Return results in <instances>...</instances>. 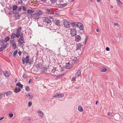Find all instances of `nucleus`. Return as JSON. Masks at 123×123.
Instances as JSON below:
<instances>
[{"instance_id": "obj_23", "label": "nucleus", "mask_w": 123, "mask_h": 123, "mask_svg": "<svg viewBox=\"0 0 123 123\" xmlns=\"http://www.w3.org/2000/svg\"><path fill=\"white\" fill-rule=\"evenodd\" d=\"M3 73L6 77H8L9 76V74L7 72V71H4L3 72Z\"/></svg>"}, {"instance_id": "obj_41", "label": "nucleus", "mask_w": 123, "mask_h": 123, "mask_svg": "<svg viewBox=\"0 0 123 123\" xmlns=\"http://www.w3.org/2000/svg\"><path fill=\"white\" fill-rule=\"evenodd\" d=\"M61 11L60 10H58L56 11L55 12L56 14L57 15H59L60 14V13L61 12Z\"/></svg>"}, {"instance_id": "obj_14", "label": "nucleus", "mask_w": 123, "mask_h": 123, "mask_svg": "<svg viewBox=\"0 0 123 123\" xmlns=\"http://www.w3.org/2000/svg\"><path fill=\"white\" fill-rule=\"evenodd\" d=\"M42 65L40 63H38L35 65L36 68L38 70L40 69L42 67Z\"/></svg>"}, {"instance_id": "obj_53", "label": "nucleus", "mask_w": 123, "mask_h": 123, "mask_svg": "<svg viewBox=\"0 0 123 123\" xmlns=\"http://www.w3.org/2000/svg\"><path fill=\"white\" fill-rule=\"evenodd\" d=\"M44 115V114L43 112H42V113L40 114L39 115V116L40 117H43V115Z\"/></svg>"}, {"instance_id": "obj_27", "label": "nucleus", "mask_w": 123, "mask_h": 123, "mask_svg": "<svg viewBox=\"0 0 123 123\" xmlns=\"http://www.w3.org/2000/svg\"><path fill=\"white\" fill-rule=\"evenodd\" d=\"M81 72V71L80 70H79L76 73L75 75H77L78 76L80 75Z\"/></svg>"}, {"instance_id": "obj_2", "label": "nucleus", "mask_w": 123, "mask_h": 123, "mask_svg": "<svg viewBox=\"0 0 123 123\" xmlns=\"http://www.w3.org/2000/svg\"><path fill=\"white\" fill-rule=\"evenodd\" d=\"M22 63L24 64L25 63L26 64L28 63L29 65H31L33 63V61L31 62L29 61L30 57L28 55H27L25 58L24 57L22 58Z\"/></svg>"}, {"instance_id": "obj_22", "label": "nucleus", "mask_w": 123, "mask_h": 123, "mask_svg": "<svg viewBox=\"0 0 123 123\" xmlns=\"http://www.w3.org/2000/svg\"><path fill=\"white\" fill-rule=\"evenodd\" d=\"M24 39H19L18 43L21 45H22L24 43Z\"/></svg>"}, {"instance_id": "obj_33", "label": "nucleus", "mask_w": 123, "mask_h": 123, "mask_svg": "<svg viewBox=\"0 0 123 123\" xmlns=\"http://www.w3.org/2000/svg\"><path fill=\"white\" fill-rule=\"evenodd\" d=\"M21 91V89L19 88H18V89L14 91V92L15 93H18L19 92Z\"/></svg>"}, {"instance_id": "obj_31", "label": "nucleus", "mask_w": 123, "mask_h": 123, "mask_svg": "<svg viewBox=\"0 0 123 123\" xmlns=\"http://www.w3.org/2000/svg\"><path fill=\"white\" fill-rule=\"evenodd\" d=\"M51 9H48L46 10V12L47 13H48V14H51Z\"/></svg>"}, {"instance_id": "obj_49", "label": "nucleus", "mask_w": 123, "mask_h": 123, "mask_svg": "<svg viewBox=\"0 0 123 123\" xmlns=\"http://www.w3.org/2000/svg\"><path fill=\"white\" fill-rule=\"evenodd\" d=\"M75 38H80L81 37L79 35H77L76 36Z\"/></svg>"}, {"instance_id": "obj_64", "label": "nucleus", "mask_w": 123, "mask_h": 123, "mask_svg": "<svg viewBox=\"0 0 123 123\" xmlns=\"http://www.w3.org/2000/svg\"><path fill=\"white\" fill-rule=\"evenodd\" d=\"M4 118V117H2L0 118V121L2 120Z\"/></svg>"}, {"instance_id": "obj_12", "label": "nucleus", "mask_w": 123, "mask_h": 123, "mask_svg": "<svg viewBox=\"0 0 123 123\" xmlns=\"http://www.w3.org/2000/svg\"><path fill=\"white\" fill-rule=\"evenodd\" d=\"M31 94H30V93H28L25 96L28 97V98L30 99H31L33 98L34 97L32 93Z\"/></svg>"}, {"instance_id": "obj_60", "label": "nucleus", "mask_w": 123, "mask_h": 123, "mask_svg": "<svg viewBox=\"0 0 123 123\" xmlns=\"http://www.w3.org/2000/svg\"><path fill=\"white\" fill-rule=\"evenodd\" d=\"M21 52L20 51H19L18 52V53L19 54L20 56H21Z\"/></svg>"}, {"instance_id": "obj_50", "label": "nucleus", "mask_w": 123, "mask_h": 123, "mask_svg": "<svg viewBox=\"0 0 123 123\" xmlns=\"http://www.w3.org/2000/svg\"><path fill=\"white\" fill-rule=\"evenodd\" d=\"M23 7V9L24 11H26V8L24 6H22Z\"/></svg>"}, {"instance_id": "obj_62", "label": "nucleus", "mask_w": 123, "mask_h": 123, "mask_svg": "<svg viewBox=\"0 0 123 123\" xmlns=\"http://www.w3.org/2000/svg\"><path fill=\"white\" fill-rule=\"evenodd\" d=\"M75 79H76V78H75V77H73L72 78V79L73 80V81H74V80H75Z\"/></svg>"}, {"instance_id": "obj_61", "label": "nucleus", "mask_w": 123, "mask_h": 123, "mask_svg": "<svg viewBox=\"0 0 123 123\" xmlns=\"http://www.w3.org/2000/svg\"><path fill=\"white\" fill-rule=\"evenodd\" d=\"M72 25L73 26H75L76 25V23H72Z\"/></svg>"}, {"instance_id": "obj_26", "label": "nucleus", "mask_w": 123, "mask_h": 123, "mask_svg": "<svg viewBox=\"0 0 123 123\" xmlns=\"http://www.w3.org/2000/svg\"><path fill=\"white\" fill-rule=\"evenodd\" d=\"M117 5L119 6H121L122 5L123 3L120 0L117 2Z\"/></svg>"}, {"instance_id": "obj_45", "label": "nucleus", "mask_w": 123, "mask_h": 123, "mask_svg": "<svg viewBox=\"0 0 123 123\" xmlns=\"http://www.w3.org/2000/svg\"><path fill=\"white\" fill-rule=\"evenodd\" d=\"M86 80L87 82H89V81H90V79L89 77V76L86 79Z\"/></svg>"}, {"instance_id": "obj_4", "label": "nucleus", "mask_w": 123, "mask_h": 123, "mask_svg": "<svg viewBox=\"0 0 123 123\" xmlns=\"http://www.w3.org/2000/svg\"><path fill=\"white\" fill-rule=\"evenodd\" d=\"M49 66H48L47 68L44 67L42 68H42L41 69V73L50 74L51 72L49 70Z\"/></svg>"}, {"instance_id": "obj_24", "label": "nucleus", "mask_w": 123, "mask_h": 123, "mask_svg": "<svg viewBox=\"0 0 123 123\" xmlns=\"http://www.w3.org/2000/svg\"><path fill=\"white\" fill-rule=\"evenodd\" d=\"M78 110L80 112H82L83 111V109L81 106H79L78 107Z\"/></svg>"}, {"instance_id": "obj_48", "label": "nucleus", "mask_w": 123, "mask_h": 123, "mask_svg": "<svg viewBox=\"0 0 123 123\" xmlns=\"http://www.w3.org/2000/svg\"><path fill=\"white\" fill-rule=\"evenodd\" d=\"M64 44L65 45V50H67V48L68 47V46H67V45L66 44V43H64Z\"/></svg>"}, {"instance_id": "obj_35", "label": "nucleus", "mask_w": 123, "mask_h": 123, "mask_svg": "<svg viewBox=\"0 0 123 123\" xmlns=\"http://www.w3.org/2000/svg\"><path fill=\"white\" fill-rule=\"evenodd\" d=\"M12 47L14 49H15L17 47V45L15 43H12Z\"/></svg>"}, {"instance_id": "obj_54", "label": "nucleus", "mask_w": 123, "mask_h": 123, "mask_svg": "<svg viewBox=\"0 0 123 123\" xmlns=\"http://www.w3.org/2000/svg\"><path fill=\"white\" fill-rule=\"evenodd\" d=\"M31 82V79H29L28 83L29 84H30Z\"/></svg>"}, {"instance_id": "obj_57", "label": "nucleus", "mask_w": 123, "mask_h": 123, "mask_svg": "<svg viewBox=\"0 0 123 123\" xmlns=\"http://www.w3.org/2000/svg\"><path fill=\"white\" fill-rule=\"evenodd\" d=\"M85 39V40L84 41V42H84V44H85L86 43V42L87 41V39Z\"/></svg>"}, {"instance_id": "obj_9", "label": "nucleus", "mask_w": 123, "mask_h": 123, "mask_svg": "<svg viewBox=\"0 0 123 123\" xmlns=\"http://www.w3.org/2000/svg\"><path fill=\"white\" fill-rule=\"evenodd\" d=\"M76 26L78 27H79L80 29L81 30H83V26L82 24L80 22H78L76 25Z\"/></svg>"}, {"instance_id": "obj_16", "label": "nucleus", "mask_w": 123, "mask_h": 123, "mask_svg": "<svg viewBox=\"0 0 123 123\" xmlns=\"http://www.w3.org/2000/svg\"><path fill=\"white\" fill-rule=\"evenodd\" d=\"M16 86H18V88L21 89H22L23 88V85L22 84H21L20 82H18L16 84Z\"/></svg>"}, {"instance_id": "obj_13", "label": "nucleus", "mask_w": 123, "mask_h": 123, "mask_svg": "<svg viewBox=\"0 0 123 123\" xmlns=\"http://www.w3.org/2000/svg\"><path fill=\"white\" fill-rule=\"evenodd\" d=\"M19 37V34H18L16 33V34L12 33L11 36V38H14L15 37L18 38Z\"/></svg>"}, {"instance_id": "obj_7", "label": "nucleus", "mask_w": 123, "mask_h": 123, "mask_svg": "<svg viewBox=\"0 0 123 123\" xmlns=\"http://www.w3.org/2000/svg\"><path fill=\"white\" fill-rule=\"evenodd\" d=\"M63 24L64 26L66 28H68L70 27L69 23L66 19L64 20Z\"/></svg>"}, {"instance_id": "obj_38", "label": "nucleus", "mask_w": 123, "mask_h": 123, "mask_svg": "<svg viewBox=\"0 0 123 123\" xmlns=\"http://www.w3.org/2000/svg\"><path fill=\"white\" fill-rule=\"evenodd\" d=\"M27 92H29L30 90V89L28 86H26L25 88Z\"/></svg>"}, {"instance_id": "obj_47", "label": "nucleus", "mask_w": 123, "mask_h": 123, "mask_svg": "<svg viewBox=\"0 0 123 123\" xmlns=\"http://www.w3.org/2000/svg\"><path fill=\"white\" fill-rule=\"evenodd\" d=\"M13 40L12 41L10 40V43L11 44L12 43H14V42L15 40H14V39H12Z\"/></svg>"}, {"instance_id": "obj_58", "label": "nucleus", "mask_w": 123, "mask_h": 123, "mask_svg": "<svg viewBox=\"0 0 123 123\" xmlns=\"http://www.w3.org/2000/svg\"><path fill=\"white\" fill-rule=\"evenodd\" d=\"M42 112H43L41 111L38 110L37 111V113H39L40 114Z\"/></svg>"}, {"instance_id": "obj_5", "label": "nucleus", "mask_w": 123, "mask_h": 123, "mask_svg": "<svg viewBox=\"0 0 123 123\" xmlns=\"http://www.w3.org/2000/svg\"><path fill=\"white\" fill-rule=\"evenodd\" d=\"M53 17L51 16L49 17V18L45 17L43 18V20L44 22L47 24H49L51 22V19H53Z\"/></svg>"}, {"instance_id": "obj_32", "label": "nucleus", "mask_w": 123, "mask_h": 123, "mask_svg": "<svg viewBox=\"0 0 123 123\" xmlns=\"http://www.w3.org/2000/svg\"><path fill=\"white\" fill-rule=\"evenodd\" d=\"M55 23L56 25L59 26L60 25V23L59 20H57L56 21Z\"/></svg>"}, {"instance_id": "obj_59", "label": "nucleus", "mask_w": 123, "mask_h": 123, "mask_svg": "<svg viewBox=\"0 0 123 123\" xmlns=\"http://www.w3.org/2000/svg\"><path fill=\"white\" fill-rule=\"evenodd\" d=\"M0 94L2 95H5V93H4V92H1L0 93Z\"/></svg>"}, {"instance_id": "obj_28", "label": "nucleus", "mask_w": 123, "mask_h": 123, "mask_svg": "<svg viewBox=\"0 0 123 123\" xmlns=\"http://www.w3.org/2000/svg\"><path fill=\"white\" fill-rule=\"evenodd\" d=\"M21 30V27H19L18 28L17 30V32L16 33L18 34H19V33L20 31Z\"/></svg>"}, {"instance_id": "obj_19", "label": "nucleus", "mask_w": 123, "mask_h": 123, "mask_svg": "<svg viewBox=\"0 0 123 123\" xmlns=\"http://www.w3.org/2000/svg\"><path fill=\"white\" fill-rule=\"evenodd\" d=\"M107 70V69L104 67H102L100 70V72H106Z\"/></svg>"}, {"instance_id": "obj_8", "label": "nucleus", "mask_w": 123, "mask_h": 123, "mask_svg": "<svg viewBox=\"0 0 123 123\" xmlns=\"http://www.w3.org/2000/svg\"><path fill=\"white\" fill-rule=\"evenodd\" d=\"M64 96V94H59L58 92H56L54 94L53 97L54 98H62Z\"/></svg>"}, {"instance_id": "obj_56", "label": "nucleus", "mask_w": 123, "mask_h": 123, "mask_svg": "<svg viewBox=\"0 0 123 123\" xmlns=\"http://www.w3.org/2000/svg\"><path fill=\"white\" fill-rule=\"evenodd\" d=\"M114 25L115 26H118L119 25V24L117 23H115L114 24Z\"/></svg>"}, {"instance_id": "obj_43", "label": "nucleus", "mask_w": 123, "mask_h": 123, "mask_svg": "<svg viewBox=\"0 0 123 123\" xmlns=\"http://www.w3.org/2000/svg\"><path fill=\"white\" fill-rule=\"evenodd\" d=\"M27 75L25 74H24L22 76L23 78L24 79L26 78L27 76Z\"/></svg>"}, {"instance_id": "obj_42", "label": "nucleus", "mask_w": 123, "mask_h": 123, "mask_svg": "<svg viewBox=\"0 0 123 123\" xmlns=\"http://www.w3.org/2000/svg\"><path fill=\"white\" fill-rule=\"evenodd\" d=\"M51 2L53 4H54L55 3H56L57 0H50Z\"/></svg>"}, {"instance_id": "obj_52", "label": "nucleus", "mask_w": 123, "mask_h": 123, "mask_svg": "<svg viewBox=\"0 0 123 123\" xmlns=\"http://www.w3.org/2000/svg\"><path fill=\"white\" fill-rule=\"evenodd\" d=\"M81 39H75V41L77 42H79Z\"/></svg>"}, {"instance_id": "obj_46", "label": "nucleus", "mask_w": 123, "mask_h": 123, "mask_svg": "<svg viewBox=\"0 0 123 123\" xmlns=\"http://www.w3.org/2000/svg\"><path fill=\"white\" fill-rule=\"evenodd\" d=\"M32 104V103L31 102H29L28 103V107L31 106Z\"/></svg>"}, {"instance_id": "obj_18", "label": "nucleus", "mask_w": 123, "mask_h": 123, "mask_svg": "<svg viewBox=\"0 0 123 123\" xmlns=\"http://www.w3.org/2000/svg\"><path fill=\"white\" fill-rule=\"evenodd\" d=\"M1 47L0 48V52L2 51L6 48V44H5L4 46H3Z\"/></svg>"}, {"instance_id": "obj_3", "label": "nucleus", "mask_w": 123, "mask_h": 123, "mask_svg": "<svg viewBox=\"0 0 123 123\" xmlns=\"http://www.w3.org/2000/svg\"><path fill=\"white\" fill-rule=\"evenodd\" d=\"M42 13L43 12L42 11L39 10L38 12L35 13L33 14L32 16L33 18L35 20L38 19L39 18V16L41 15Z\"/></svg>"}, {"instance_id": "obj_30", "label": "nucleus", "mask_w": 123, "mask_h": 123, "mask_svg": "<svg viewBox=\"0 0 123 123\" xmlns=\"http://www.w3.org/2000/svg\"><path fill=\"white\" fill-rule=\"evenodd\" d=\"M12 91H8L6 93V95L8 96L12 93Z\"/></svg>"}, {"instance_id": "obj_21", "label": "nucleus", "mask_w": 123, "mask_h": 123, "mask_svg": "<svg viewBox=\"0 0 123 123\" xmlns=\"http://www.w3.org/2000/svg\"><path fill=\"white\" fill-rule=\"evenodd\" d=\"M56 68L52 67L51 70H50L51 73H53L54 74L55 72L56 71Z\"/></svg>"}, {"instance_id": "obj_6", "label": "nucleus", "mask_w": 123, "mask_h": 123, "mask_svg": "<svg viewBox=\"0 0 123 123\" xmlns=\"http://www.w3.org/2000/svg\"><path fill=\"white\" fill-rule=\"evenodd\" d=\"M10 39H2L0 40V46H4L5 44H4L5 43H6L8 42Z\"/></svg>"}, {"instance_id": "obj_39", "label": "nucleus", "mask_w": 123, "mask_h": 123, "mask_svg": "<svg viewBox=\"0 0 123 123\" xmlns=\"http://www.w3.org/2000/svg\"><path fill=\"white\" fill-rule=\"evenodd\" d=\"M19 36H20V38H23V33H19Z\"/></svg>"}, {"instance_id": "obj_1", "label": "nucleus", "mask_w": 123, "mask_h": 123, "mask_svg": "<svg viewBox=\"0 0 123 123\" xmlns=\"http://www.w3.org/2000/svg\"><path fill=\"white\" fill-rule=\"evenodd\" d=\"M56 4L58 6V7H62L66 6L68 3L65 0H57Z\"/></svg>"}, {"instance_id": "obj_36", "label": "nucleus", "mask_w": 123, "mask_h": 123, "mask_svg": "<svg viewBox=\"0 0 123 123\" xmlns=\"http://www.w3.org/2000/svg\"><path fill=\"white\" fill-rule=\"evenodd\" d=\"M12 12L15 14H17L18 13V11L16 9L12 11Z\"/></svg>"}, {"instance_id": "obj_55", "label": "nucleus", "mask_w": 123, "mask_h": 123, "mask_svg": "<svg viewBox=\"0 0 123 123\" xmlns=\"http://www.w3.org/2000/svg\"><path fill=\"white\" fill-rule=\"evenodd\" d=\"M22 6L19 7V8L18 9V11H20L22 9Z\"/></svg>"}, {"instance_id": "obj_10", "label": "nucleus", "mask_w": 123, "mask_h": 123, "mask_svg": "<svg viewBox=\"0 0 123 123\" xmlns=\"http://www.w3.org/2000/svg\"><path fill=\"white\" fill-rule=\"evenodd\" d=\"M45 50L47 52V53L49 55H51L52 54L53 52V50L49 49L48 48H46Z\"/></svg>"}, {"instance_id": "obj_34", "label": "nucleus", "mask_w": 123, "mask_h": 123, "mask_svg": "<svg viewBox=\"0 0 123 123\" xmlns=\"http://www.w3.org/2000/svg\"><path fill=\"white\" fill-rule=\"evenodd\" d=\"M18 52V51L17 50H16L14 51L13 53V55L14 57H15L16 56V55L17 53Z\"/></svg>"}, {"instance_id": "obj_44", "label": "nucleus", "mask_w": 123, "mask_h": 123, "mask_svg": "<svg viewBox=\"0 0 123 123\" xmlns=\"http://www.w3.org/2000/svg\"><path fill=\"white\" fill-rule=\"evenodd\" d=\"M9 117L11 118L13 116V114L12 113H9Z\"/></svg>"}, {"instance_id": "obj_17", "label": "nucleus", "mask_w": 123, "mask_h": 123, "mask_svg": "<svg viewBox=\"0 0 123 123\" xmlns=\"http://www.w3.org/2000/svg\"><path fill=\"white\" fill-rule=\"evenodd\" d=\"M71 66L70 65V63L69 62L66 63V68L67 69H70Z\"/></svg>"}, {"instance_id": "obj_51", "label": "nucleus", "mask_w": 123, "mask_h": 123, "mask_svg": "<svg viewBox=\"0 0 123 123\" xmlns=\"http://www.w3.org/2000/svg\"><path fill=\"white\" fill-rule=\"evenodd\" d=\"M106 50L107 51H109L110 50V49L109 47H107L106 48Z\"/></svg>"}, {"instance_id": "obj_25", "label": "nucleus", "mask_w": 123, "mask_h": 123, "mask_svg": "<svg viewBox=\"0 0 123 123\" xmlns=\"http://www.w3.org/2000/svg\"><path fill=\"white\" fill-rule=\"evenodd\" d=\"M63 41L64 42L66 43V44L70 43L69 40H68V39H64Z\"/></svg>"}, {"instance_id": "obj_37", "label": "nucleus", "mask_w": 123, "mask_h": 123, "mask_svg": "<svg viewBox=\"0 0 123 123\" xmlns=\"http://www.w3.org/2000/svg\"><path fill=\"white\" fill-rule=\"evenodd\" d=\"M17 6L16 5L13 6L12 7L13 10L12 11L14 10L17 9Z\"/></svg>"}, {"instance_id": "obj_11", "label": "nucleus", "mask_w": 123, "mask_h": 123, "mask_svg": "<svg viewBox=\"0 0 123 123\" xmlns=\"http://www.w3.org/2000/svg\"><path fill=\"white\" fill-rule=\"evenodd\" d=\"M70 32L71 34L73 36H74L76 34V30L74 29H71Z\"/></svg>"}, {"instance_id": "obj_63", "label": "nucleus", "mask_w": 123, "mask_h": 123, "mask_svg": "<svg viewBox=\"0 0 123 123\" xmlns=\"http://www.w3.org/2000/svg\"><path fill=\"white\" fill-rule=\"evenodd\" d=\"M2 74V72L1 69L0 68V75H1Z\"/></svg>"}, {"instance_id": "obj_29", "label": "nucleus", "mask_w": 123, "mask_h": 123, "mask_svg": "<svg viewBox=\"0 0 123 123\" xmlns=\"http://www.w3.org/2000/svg\"><path fill=\"white\" fill-rule=\"evenodd\" d=\"M59 67H61V69H60V71H61V72L63 71L64 69L66 68V67L63 66L62 67H61V66H60Z\"/></svg>"}, {"instance_id": "obj_40", "label": "nucleus", "mask_w": 123, "mask_h": 123, "mask_svg": "<svg viewBox=\"0 0 123 123\" xmlns=\"http://www.w3.org/2000/svg\"><path fill=\"white\" fill-rule=\"evenodd\" d=\"M34 12V11L32 10H28L27 11V12L28 13H31L33 12Z\"/></svg>"}, {"instance_id": "obj_20", "label": "nucleus", "mask_w": 123, "mask_h": 123, "mask_svg": "<svg viewBox=\"0 0 123 123\" xmlns=\"http://www.w3.org/2000/svg\"><path fill=\"white\" fill-rule=\"evenodd\" d=\"M73 61L74 62L78 63L79 62V60L78 59L77 57H74L73 59Z\"/></svg>"}, {"instance_id": "obj_15", "label": "nucleus", "mask_w": 123, "mask_h": 123, "mask_svg": "<svg viewBox=\"0 0 123 123\" xmlns=\"http://www.w3.org/2000/svg\"><path fill=\"white\" fill-rule=\"evenodd\" d=\"M82 46V45L79 43L78 44H77L76 46V50H79L80 49L81 47Z\"/></svg>"}]
</instances>
